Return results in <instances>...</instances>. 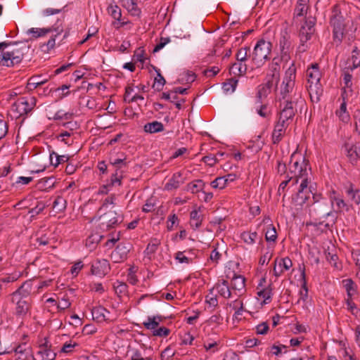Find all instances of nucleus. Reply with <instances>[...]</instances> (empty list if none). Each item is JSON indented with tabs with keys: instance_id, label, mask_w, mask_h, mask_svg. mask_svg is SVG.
<instances>
[{
	"instance_id": "b1692460",
	"label": "nucleus",
	"mask_w": 360,
	"mask_h": 360,
	"mask_svg": "<svg viewBox=\"0 0 360 360\" xmlns=\"http://www.w3.org/2000/svg\"><path fill=\"white\" fill-rule=\"evenodd\" d=\"M245 278L241 275H236L234 274L233 277L231 280V288L234 290L241 292L245 290Z\"/></svg>"
},
{
	"instance_id": "a19ab883",
	"label": "nucleus",
	"mask_w": 360,
	"mask_h": 360,
	"mask_svg": "<svg viewBox=\"0 0 360 360\" xmlns=\"http://www.w3.org/2000/svg\"><path fill=\"white\" fill-rule=\"evenodd\" d=\"M110 164L113 167L115 171L127 168V162L125 158H110Z\"/></svg>"
},
{
	"instance_id": "f257e3e1",
	"label": "nucleus",
	"mask_w": 360,
	"mask_h": 360,
	"mask_svg": "<svg viewBox=\"0 0 360 360\" xmlns=\"http://www.w3.org/2000/svg\"><path fill=\"white\" fill-rule=\"evenodd\" d=\"M313 209L312 214L316 220H320L319 224H323V219L326 217H333V223H335L337 217L332 210L333 200L328 201L325 198H321L316 194H312Z\"/></svg>"
},
{
	"instance_id": "4c0bfd02",
	"label": "nucleus",
	"mask_w": 360,
	"mask_h": 360,
	"mask_svg": "<svg viewBox=\"0 0 360 360\" xmlns=\"http://www.w3.org/2000/svg\"><path fill=\"white\" fill-rule=\"evenodd\" d=\"M280 49H287V50H292L293 46L292 45V41L290 40V37L288 34L287 32L283 34L279 41Z\"/></svg>"
},
{
	"instance_id": "052dcab7",
	"label": "nucleus",
	"mask_w": 360,
	"mask_h": 360,
	"mask_svg": "<svg viewBox=\"0 0 360 360\" xmlns=\"http://www.w3.org/2000/svg\"><path fill=\"white\" fill-rule=\"evenodd\" d=\"M114 199H115L114 196H110V197L106 198L104 200L101 207L99 208L98 212H103L108 208L109 205H113Z\"/></svg>"
},
{
	"instance_id": "6e6552de",
	"label": "nucleus",
	"mask_w": 360,
	"mask_h": 360,
	"mask_svg": "<svg viewBox=\"0 0 360 360\" xmlns=\"http://www.w3.org/2000/svg\"><path fill=\"white\" fill-rule=\"evenodd\" d=\"M330 25L333 27V38L335 41L341 42L344 36L345 25L343 23V16L335 6L333 8V15L330 18Z\"/></svg>"
},
{
	"instance_id": "0e129e2a",
	"label": "nucleus",
	"mask_w": 360,
	"mask_h": 360,
	"mask_svg": "<svg viewBox=\"0 0 360 360\" xmlns=\"http://www.w3.org/2000/svg\"><path fill=\"white\" fill-rule=\"evenodd\" d=\"M170 41L169 37H161L159 43L155 46L153 53L158 52L161 50L164 46Z\"/></svg>"
},
{
	"instance_id": "3c124183",
	"label": "nucleus",
	"mask_w": 360,
	"mask_h": 360,
	"mask_svg": "<svg viewBox=\"0 0 360 360\" xmlns=\"http://www.w3.org/2000/svg\"><path fill=\"white\" fill-rule=\"evenodd\" d=\"M330 200H333V203L335 202L338 212H341L343 210H345L346 211H348L349 210V206L345 203L344 200H342V198L337 197H331Z\"/></svg>"
},
{
	"instance_id": "5701e85b",
	"label": "nucleus",
	"mask_w": 360,
	"mask_h": 360,
	"mask_svg": "<svg viewBox=\"0 0 360 360\" xmlns=\"http://www.w3.org/2000/svg\"><path fill=\"white\" fill-rule=\"evenodd\" d=\"M109 313V311L102 306L93 307L91 309V314L93 319L98 323L108 321L105 313Z\"/></svg>"
},
{
	"instance_id": "ea45409f",
	"label": "nucleus",
	"mask_w": 360,
	"mask_h": 360,
	"mask_svg": "<svg viewBox=\"0 0 360 360\" xmlns=\"http://www.w3.org/2000/svg\"><path fill=\"white\" fill-rule=\"evenodd\" d=\"M46 82V80H40L39 77H32L28 80L27 89L29 91L34 90L38 86L44 84Z\"/></svg>"
},
{
	"instance_id": "4d7b16f0",
	"label": "nucleus",
	"mask_w": 360,
	"mask_h": 360,
	"mask_svg": "<svg viewBox=\"0 0 360 360\" xmlns=\"http://www.w3.org/2000/svg\"><path fill=\"white\" fill-rule=\"evenodd\" d=\"M131 354V360H145L146 357H143L141 351L138 349L130 348L129 347L128 353Z\"/></svg>"
},
{
	"instance_id": "ddd939ff",
	"label": "nucleus",
	"mask_w": 360,
	"mask_h": 360,
	"mask_svg": "<svg viewBox=\"0 0 360 360\" xmlns=\"http://www.w3.org/2000/svg\"><path fill=\"white\" fill-rule=\"evenodd\" d=\"M292 266V262L288 257L276 258L274 262L273 271L276 277L281 276L285 271L289 270Z\"/></svg>"
},
{
	"instance_id": "72a5a7b5",
	"label": "nucleus",
	"mask_w": 360,
	"mask_h": 360,
	"mask_svg": "<svg viewBox=\"0 0 360 360\" xmlns=\"http://www.w3.org/2000/svg\"><path fill=\"white\" fill-rule=\"evenodd\" d=\"M153 69L157 72L158 77L155 78V83L153 84V87L155 88V89L158 91H160L162 90V86L166 83V81H165V78L162 76L159 69H158L155 67H153Z\"/></svg>"
},
{
	"instance_id": "6ab92c4d",
	"label": "nucleus",
	"mask_w": 360,
	"mask_h": 360,
	"mask_svg": "<svg viewBox=\"0 0 360 360\" xmlns=\"http://www.w3.org/2000/svg\"><path fill=\"white\" fill-rule=\"evenodd\" d=\"M306 76L307 77L308 84L320 82L321 72L319 70L317 63L312 64L310 68L307 70Z\"/></svg>"
},
{
	"instance_id": "a878e982",
	"label": "nucleus",
	"mask_w": 360,
	"mask_h": 360,
	"mask_svg": "<svg viewBox=\"0 0 360 360\" xmlns=\"http://www.w3.org/2000/svg\"><path fill=\"white\" fill-rule=\"evenodd\" d=\"M163 124L158 121L148 122L144 125V131L148 133L153 134L163 131Z\"/></svg>"
},
{
	"instance_id": "9b49d317",
	"label": "nucleus",
	"mask_w": 360,
	"mask_h": 360,
	"mask_svg": "<svg viewBox=\"0 0 360 360\" xmlns=\"http://www.w3.org/2000/svg\"><path fill=\"white\" fill-rule=\"evenodd\" d=\"M316 18L313 16L305 17V20L303 25H302L300 32L299 37L300 39L301 46H304V43L309 40L312 35L315 32L314 25L316 24Z\"/></svg>"
},
{
	"instance_id": "de8ad7c7",
	"label": "nucleus",
	"mask_w": 360,
	"mask_h": 360,
	"mask_svg": "<svg viewBox=\"0 0 360 360\" xmlns=\"http://www.w3.org/2000/svg\"><path fill=\"white\" fill-rule=\"evenodd\" d=\"M123 178L122 171L120 173H117V171H115V172L112 174L110 179V184L108 186H120L122 183V179Z\"/></svg>"
},
{
	"instance_id": "4be33fe9",
	"label": "nucleus",
	"mask_w": 360,
	"mask_h": 360,
	"mask_svg": "<svg viewBox=\"0 0 360 360\" xmlns=\"http://www.w3.org/2000/svg\"><path fill=\"white\" fill-rule=\"evenodd\" d=\"M129 252V248L128 247L122 244H119L112 252V257L115 259L116 262H118L120 260L125 259Z\"/></svg>"
},
{
	"instance_id": "20e7f679",
	"label": "nucleus",
	"mask_w": 360,
	"mask_h": 360,
	"mask_svg": "<svg viewBox=\"0 0 360 360\" xmlns=\"http://www.w3.org/2000/svg\"><path fill=\"white\" fill-rule=\"evenodd\" d=\"M278 66V63H276L272 67V73L266 75V82L258 86L257 98L259 103H262V99L267 97L271 93L274 86H277L279 81V71L277 70Z\"/></svg>"
},
{
	"instance_id": "f8f14e48",
	"label": "nucleus",
	"mask_w": 360,
	"mask_h": 360,
	"mask_svg": "<svg viewBox=\"0 0 360 360\" xmlns=\"http://www.w3.org/2000/svg\"><path fill=\"white\" fill-rule=\"evenodd\" d=\"M36 103L35 97H30L29 99L21 97L12 105V110L16 112L20 116L27 115L32 110L36 105Z\"/></svg>"
},
{
	"instance_id": "473e14b6",
	"label": "nucleus",
	"mask_w": 360,
	"mask_h": 360,
	"mask_svg": "<svg viewBox=\"0 0 360 360\" xmlns=\"http://www.w3.org/2000/svg\"><path fill=\"white\" fill-rule=\"evenodd\" d=\"M352 60V65L348 66L347 68V70H350L352 71L355 68H358L360 65V51L357 49V47H354V49L352 51V56L351 58Z\"/></svg>"
},
{
	"instance_id": "9d476101",
	"label": "nucleus",
	"mask_w": 360,
	"mask_h": 360,
	"mask_svg": "<svg viewBox=\"0 0 360 360\" xmlns=\"http://www.w3.org/2000/svg\"><path fill=\"white\" fill-rule=\"evenodd\" d=\"M23 56V51L15 48L3 52L1 56H0V65L6 67H13L15 65L21 63Z\"/></svg>"
},
{
	"instance_id": "7c9ffc66",
	"label": "nucleus",
	"mask_w": 360,
	"mask_h": 360,
	"mask_svg": "<svg viewBox=\"0 0 360 360\" xmlns=\"http://www.w3.org/2000/svg\"><path fill=\"white\" fill-rule=\"evenodd\" d=\"M343 283L347 291V298H352L356 292V285L352 279L344 280Z\"/></svg>"
},
{
	"instance_id": "bf43d9fd",
	"label": "nucleus",
	"mask_w": 360,
	"mask_h": 360,
	"mask_svg": "<svg viewBox=\"0 0 360 360\" xmlns=\"http://www.w3.org/2000/svg\"><path fill=\"white\" fill-rule=\"evenodd\" d=\"M170 330L166 327H160L153 332L154 336L167 337L169 335Z\"/></svg>"
},
{
	"instance_id": "4468645a",
	"label": "nucleus",
	"mask_w": 360,
	"mask_h": 360,
	"mask_svg": "<svg viewBox=\"0 0 360 360\" xmlns=\"http://www.w3.org/2000/svg\"><path fill=\"white\" fill-rule=\"evenodd\" d=\"M32 289V283L31 281L24 282L17 290L11 294L12 302H15L18 298H24L25 300H31L29 296Z\"/></svg>"
},
{
	"instance_id": "49530a36",
	"label": "nucleus",
	"mask_w": 360,
	"mask_h": 360,
	"mask_svg": "<svg viewBox=\"0 0 360 360\" xmlns=\"http://www.w3.org/2000/svg\"><path fill=\"white\" fill-rule=\"evenodd\" d=\"M114 289L115 291V293L118 296H121L122 295H124L127 291V285L125 283L117 281L114 283Z\"/></svg>"
},
{
	"instance_id": "7ed1b4c3",
	"label": "nucleus",
	"mask_w": 360,
	"mask_h": 360,
	"mask_svg": "<svg viewBox=\"0 0 360 360\" xmlns=\"http://www.w3.org/2000/svg\"><path fill=\"white\" fill-rule=\"evenodd\" d=\"M113 208L114 206L108 210H105L98 217V227L101 231H107L122 222L123 216L117 213Z\"/></svg>"
},
{
	"instance_id": "2eb2a0df",
	"label": "nucleus",
	"mask_w": 360,
	"mask_h": 360,
	"mask_svg": "<svg viewBox=\"0 0 360 360\" xmlns=\"http://www.w3.org/2000/svg\"><path fill=\"white\" fill-rule=\"evenodd\" d=\"M110 264L107 259L97 260L91 265V271L92 274L102 277L106 275L110 271Z\"/></svg>"
},
{
	"instance_id": "37998d69",
	"label": "nucleus",
	"mask_w": 360,
	"mask_h": 360,
	"mask_svg": "<svg viewBox=\"0 0 360 360\" xmlns=\"http://www.w3.org/2000/svg\"><path fill=\"white\" fill-rule=\"evenodd\" d=\"M309 5L298 4L297 2L294 9V18L306 15Z\"/></svg>"
},
{
	"instance_id": "6e6d98bb",
	"label": "nucleus",
	"mask_w": 360,
	"mask_h": 360,
	"mask_svg": "<svg viewBox=\"0 0 360 360\" xmlns=\"http://www.w3.org/2000/svg\"><path fill=\"white\" fill-rule=\"evenodd\" d=\"M175 352L169 346L162 352L160 358L161 360H171Z\"/></svg>"
},
{
	"instance_id": "338daca9",
	"label": "nucleus",
	"mask_w": 360,
	"mask_h": 360,
	"mask_svg": "<svg viewBox=\"0 0 360 360\" xmlns=\"http://www.w3.org/2000/svg\"><path fill=\"white\" fill-rule=\"evenodd\" d=\"M352 75L347 70L345 71L343 80H344L345 87L350 88L352 86Z\"/></svg>"
},
{
	"instance_id": "c85d7f7f",
	"label": "nucleus",
	"mask_w": 360,
	"mask_h": 360,
	"mask_svg": "<svg viewBox=\"0 0 360 360\" xmlns=\"http://www.w3.org/2000/svg\"><path fill=\"white\" fill-rule=\"evenodd\" d=\"M205 184L201 179L196 180L193 182L189 183L187 186V191H191L192 193H198L202 191Z\"/></svg>"
},
{
	"instance_id": "cd10ccee",
	"label": "nucleus",
	"mask_w": 360,
	"mask_h": 360,
	"mask_svg": "<svg viewBox=\"0 0 360 360\" xmlns=\"http://www.w3.org/2000/svg\"><path fill=\"white\" fill-rule=\"evenodd\" d=\"M346 193L356 205L360 203V191L354 189L352 184H349V187L346 188Z\"/></svg>"
},
{
	"instance_id": "680f3d73",
	"label": "nucleus",
	"mask_w": 360,
	"mask_h": 360,
	"mask_svg": "<svg viewBox=\"0 0 360 360\" xmlns=\"http://www.w3.org/2000/svg\"><path fill=\"white\" fill-rule=\"evenodd\" d=\"M159 245L160 241L157 239H153L148 245L146 251L148 252V253L153 254L155 252Z\"/></svg>"
},
{
	"instance_id": "f704fd0d",
	"label": "nucleus",
	"mask_w": 360,
	"mask_h": 360,
	"mask_svg": "<svg viewBox=\"0 0 360 360\" xmlns=\"http://www.w3.org/2000/svg\"><path fill=\"white\" fill-rule=\"evenodd\" d=\"M247 71V65L240 63H235L230 68V72L236 75H243Z\"/></svg>"
},
{
	"instance_id": "13d9d810",
	"label": "nucleus",
	"mask_w": 360,
	"mask_h": 360,
	"mask_svg": "<svg viewBox=\"0 0 360 360\" xmlns=\"http://www.w3.org/2000/svg\"><path fill=\"white\" fill-rule=\"evenodd\" d=\"M211 186L214 188L223 189L226 186V180L224 177H217L211 182Z\"/></svg>"
},
{
	"instance_id": "c756f323",
	"label": "nucleus",
	"mask_w": 360,
	"mask_h": 360,
	"mask_svg": "<svg viewBox=\"0 0 360 360\" xmlns=\"http://www.w3.org/2000/svg\"><path fill=\"white\" fill-rule=\"evenodd\" d=\"M67 201L61 196H58L53 202V208L57 213L63 212L66 209Z\"/></svg>"
},
{
	"instance_id": "603ef678",
	"label": "nucleus",
	"mask_w": 360,
	"mask_h": 360,
	"mask_svg": "<svg viewBox=\"0 0 360 360\" xmlns=\"http://www.w3.org/2000/svg\"><path fill=\"white\" fill-rule=\"evenodd\" d=\"M250 51V47L245 46L240 49L236 53V60L238 62H243L247 60L248 52Z\"/></svg>"
},
{
	"instance_id": "aec40b11",
	"label": "nucleus",
	"mask_w": 360,
	"mask_h": 360,
	"mask_svg": "<svg viewBox=\"0 0 360 360\" xmlns=\"http://www.w3.org/2000/svg\"><path fill=\"white\" fill-rule=\"evenodd\" d=\"M184 184L181 172L174 173L172 178L165 185L164 189L166 191H172L177 189L181 184Z\"/></svg>"
},
{
	"instance_id": "5fc2aeb1",
	"label": "nucleus",
	"mask_w": 360,
	"mask_h": 360,
	"mask_svg": "<svg viewBox=\"0 0 360 360\" xmlns=\"http://www.w3.org/2000/svg\"><path fill=\"white\" fill-rule=\"evenodd\" d=\"M78 345H79L77 342L72 341L65 342L60 349V352L70 354L76 347H78Z\"/></svg>"
},
{
	"instance_id": "774afa93",
	"label": "nucleus",
	"mask_w": 360,
	"mask_h": 360,
	"mask_svg": "<svg viewBox=\"0 0 360 360\" xmlns=\"http://www.w3.org/2000/svg\"><path fill=\"white\" fill-rule=\"evenodd\" d=\"M195 73H193L192 72H190V71H188L186 75H185V77L181 78V81L182 82H185L186 83H192L193 82L195 81Z\"/></svg>"
},
{
	"instance_id": "09e8293b",
	"label": "nucleus",
	"mask_w": 360,
	"mask_h": 360,
	"mask_svg": "<svg viewBox=\"0 0 360 360\" xmlns=\"http://www.w3.org/2000/svg\"><path fill=\"white\" fill-rule=\"evenodd\" d=\"M257 237V232H243L241 234V238L243 239V240L248 244H252L255 243L256 238Z\"/></svg>"
},
{
	"instance_id": "423d86ee",
	"label": "nucleus",
	"mask_w": 360,
	"mask_h": 360,
	"mask_svg": "<svg viewBox=\"0 0 360 360\" xmlns=\"http://www.w3.org/2000/svg\"><path fill=\"white\" fill-rule=\"evenodd\" d=\"M296 68L295 65H292L285 71V77L282 82L281 96V99L286 101L287 99L292 100L289 96V94L291 93L295 87V77H296Z\"/></svg>"
},
{
	"instance_id": "69168bd1",
	"label": "nucleus",
	"mask_w": 360,
	"mask_h": 360,
	"mask_svg": "<svg viewBox=\"0 0 360 360\" xmlns=\"http://www.w3.org/2000/svg\"><path fill=\"white\" fill-rule=\"evenodd\" d=\"M205 302L211 307H216L218 306V300L216 295L212 297L207 295L205 297Z\"/></svg>"
},
{
	"instance_id": "e433bc0d",
	"label": "nucleus",
	"mask_w": 360,
	"mask_h": 360,
	"mask_svg": "<svg viewBox=\"0 0 360 360\" xmlns=\"http://www.w3.org/2000/svg\"><path fill=\"white\" fill-rule=\"evenodd\" d=\"M238 80L236 77H231L223 83L222 89L225 92H233Z\"/></svg>"
},
{
	"instance_id": "8fccbe9b",
	"label": "nucleus",
	"mask_w": 360,
	"mask_h": 360,
	"mask_svg": "<svg viewBox=\"0 0 360 360\" xmlns=\"http://www.w3.org/2000/svg\"><path fill=\"white\" fill-rule=\"evenodd\" d=\"M143 324L146 329L155 330L160 323L153 316H148V321L143 322Z\"/></svg>"
},
{
	"instance_id": "c03bdc74",
	"label": "nucleus",
	"mask_w": 360,
	"mask_h": 360,
	"mask_svg": "<svg viewBox=\"0 0 360 360\" xmlns=\"http://www.w3.org/2000/svg\"><path fill=\"white\" fill-rule=\"evenodd\" d=\"M51 32V28H31L28 30L27 33L32 34L33 37L37 38L46 35Z\"/></svg>"
},
{
	"instance_id": "2f4dec72",
	"label": "nucleus",
	"mask_w": 360,
	"mask_h": 360,
	"mask_svg": "<svg viewBox=\"0 0 360 360\" xmlns=\"http://www.w3.org/2000/svg\"><path fill=\"white\" fill-rule=\"evenodd\" d=\"M69 158L66 155H58L54 151L50 153V161L51 165L56 167L61 162H65L68 160Z\"/></svg>"
},
{
	"instance_id": "c9c22d12",
	"label": "nucleus",
	"mask_w": 360,
	"mask_h": 360,
	"mask_svg": "<svg viewBox=\"0 0 360 360\" xmlns=\"http://www.w3.org/2000/svg\"><path fill=\"white\" fill-rule=\"evenodd\" d=\"M190 217L191 221H195L194 224L191 222V226H193L194 229H198L201 226L202 221V216L198 214V210H193L190 214Z\"/></svg>"
},
{
	"instance_id": "1a4fd4ad",
	"label": "nucleus",
	"mask_w": 360,
	"mask_h": 360,
	"mask_svg": "<svg viewBox=\"0 0 360 360\" xmlns=\"http://www.w3.org/2000/svg\"><path fill=\"white\" fill-rule=\"evenodd\" d=\"M280 109L278 121L289 126L297 112V109L294 107V103L289 99L283 102L281 101Z\"/></svg>"
},
{
	"instance_id": "f3484780",
	"label": "nucleus",
	"mask_w": 360,
	"mask_h": 360,
	"mask_svg": "<svg viewBox=\"0 0 360 360\" xmlns=\"http://www.w3.org/2000/svg\"><path fill=\"white\" fill-rule=\"evenodd\" d=\"M15 302L16 304L15 315L21 318L25 317L31 308V300L18 298Z\"/></svg>"
},
{
	"instance_id": "bb28decb",
	"label": "nucleus",
	"mask_w": 360,
	"mask_h": 360,
	"mask_svg": "<svg viewBox=\"0 0 360 360\" xmlns=\"http://www.w3.org/2000/svg\"><path fill=\"white\" fill-rule=\"evenodd\" d=\"M216 288L218 292L224 298H229L231 297V293L227 281L222 280L220 283L216 285Z\"/></svg>"
},
{
	"instance_id": "a211bd4d",
	"label": "nucleus",
	"mask_w": 360,
	"mask_h": 360,
	"mask_svg": "<svg viewBox=\"0 0 360 360\" xmlns=\"http://www.w3.org/2000/svg\"><path fill=\"white\" fill-rule=\"evenodd\" d=\"M288 127L287 124L279 121L276 122L272 133V142L274 144H278L282 140Z\"/></svg>"
},
{
	"instance_id": "e2e57ef3",
	"label": "nucleus",
	"mask_w": 360,
	"mask_h": 360,
	"mask_svg": "<svg viewBox=\"0 0 360 360\" xmlns=\"http://www.w3.org/2000/svg\"><path fill=\"white\" fill-rule=\"evenodd\" d=\"M346 303L348 309L351 311L353 315L356 316L359 311V309L356 307V305L352 302V298H347Z\"/></svg>"
},
{
	"instance_id": "58836bf2",
	"label": "nucleus",
	"mask_w": 360,
	"mask_h": 360,
	"mask_svg": "<svg viewBox=\"0 0 360 360\" xmlns=\"http://www.w3.org/2000/svg\"><path fill=\"white\" fill-rule=\"evenodd\" d=\"M257 295L264 299V303L270 302L272 295V288H271V285H269L267 288L258 291Z\"/></svg>"
},
{
	"instance_id": "dca6fc26",
	"label": "nucleus",
	"mask_w": 360,
	"mask_h": 360,
	"mask_svg": "<svg viewBox=\"0 0 360 360\" xmlns=\"http://www.w3.org/2000/svg\"><path fill=\"white\" fill-rule=\"evenodd\" d=\"M346 155L349 159V161L352 165H356L357 160H360V146L356 145H350L348 143H345L343 146Z\"/></svg>"
},
{
	"instance_id": "0eeeda50",
	"label": "nucleus",
	"mask_w": 360,
	"mask_h": 360,
	"mask_svg": "<svg viewBox=\"0 0 360 360\" xmlns=\"http://www.w3.org/2000/svg\"><path fill=\"white\" fill-rule=\"evenodd\" d=\"M314 194L311 191V186L308 188V181L304 178L300 186L297 193L292 197V204L297 210L302 208V205L310 198V195Z\"/></svg>"
},
{
	"instance_id": "a18cd8bd",
	"label": "nucleus",
	"mask_w": 360,
	"mask_h": 360,
	"mask_svg": "<svg viewBox=\"0 0 360 360\" xmlns=\"http://www.w3.org/2000/svg\"><path fill=\"white\" fill-rule=\"evenodd\" d=\"M125 6L133 15H139L141 13L134 0H127Z\"/></svg>"
},
{
	"instance_id": "f03ea898",
	"label": "nucleus",
	"mask_w": 360,
	"mask_h": 360,
	"mask_svg": "<svg viewBox=\"0 0 360 360\" xmlns=\"http://www.w3.org/2000/svg\"><path fill=\"white\" fill-rule=\"evenodd\" d=\"M309 165V160H307L300 153L294 152L290 157L289 163V172L291 176L295 178L294 184H297L298 178H304L307 176V167Z\"/></svg>"
},
{
	"instance_id": "864d4df0",
	"label": "nucleus",
	"mask_w": 360,
	"mask_h": 360,
	"mask_svg": "<svg viewBox=\"0 0 360 360\" xmlns=\"http://www.w3.org/2000/svg\"><path fill=\"white\" fill-rule=\"evenodd\" d=\"M54 181L53 177L41 179L38 182V186L41 189H46V188H51L53 186Z\"/></svg>"
},
{
	"instance_id": "79ce46f5",
	"label": "nucleus",
	"mask_w": 360,
	"mask_h": 360,
	"mask_svg": "<svg viewBox=\"0 0 360 360\" xmlns=\"http://www.w3.org/2000/svg\"><path fill=\"white\" fill-rule=\"evenodd\" d=\"M265 238L266 241H273L275 242L277 239V233L276 231V228L273 226V224H269L267 226L266 233H265Z\"/></svg>"
},
{
	"instance_id": "39448f33",
	"label": "nucleus",
	"mask_w": 360,
	"mask_h": 360,
	"mask_svg": "<svg viewBox=\"0 0 360 360\" xmlns=\"http://www.w3.org/2000/svg\"><path fill=\"white\" fill-rule=\"evenodd\" d=\"M272 44L270 41L262 39L256 44L252 55V60L257 67L262 66L269 59Z\"/></svg>"
},
{
	"instance_id": "412c9836",
	"label": "nucleus",
	"mask_w": 360,
	"mask_h": 360,
	"mask_svg": "<svg viewBox=\"0 0 360 360\" xmlns=\"http://www.w3.org/2000/svg\"><path fill=\"white\" fill-rule=\"evenodd\" d=\"M307 89L311 101H319L323 93V88L320 82L308 84Z\"/></svg>"
},
{
	"instance_id": "393cba45",
	"label": "nucleus",
	"mask_w": 360,
	"mask_h": 360,
	"mask_svg": "<svg viewBox=\"0 0 360 360\" xmlns=\"http://www.w3.org/2000/svg\"><path fill=\"white\" fill-rule=\"evenodd\" d=\"M56 354L51 349H39L36 354L35 360H55Z\"/></svg>"
}]
</instances>
